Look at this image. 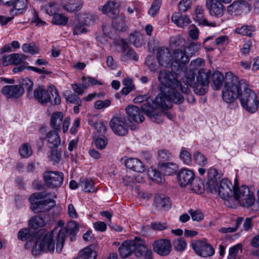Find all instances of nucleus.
Instances as JSON below:
<instances>
[{
    "mask_svg": "<svg viewBox=\"0 0 259 259\" xmlns=\"http://www.w3.org/2000/svg\"><path fill=\"white\" fill-rule=\"evenodd\" d=\"M158 80L161 93L155 98V103L162 108H170L171 103L180 104L183 102L184 98L178 91L179 81L174 73L162 70L159 73Z\"/></svg>",
    "mask_w": 259,
    "mask_h": 259,
    "instance_id": "nucleus-1",
    "label": "nucleus"
},
{
    "mask_svg": "<svg viewBox=\"0 0 259 259\" xmlns=\"http://www.w3.org/2000/svg\"><path fill=\"white\" fill-rule=\"evenodd\" d=\"M243 86L244 90L246 88L245 85ZM242 88V84L236 76H233L231 78H228L222 91L223 100L227 103H233L239 96L240 98L243 93L241 92Z\"/></svg>",
    "mask_w": 259,
    "mask_h": 259,
    "instance_id": "nucleus-2",
    "label": "nucleus"
},
{
    "mask_svg": "<svg viewBox=\"0 0 259 259\" xmlns=\"http://www.w3.org/2000/svg\"><path fill=\"white\" fill-rule=\"evenodd\" d=\"M54 231L46 233L39 231L38 237L34 245L32 253L34 255H38L41 251L52 253L55 249V242L54 240Z\"/></svg>",
    "mask_w": 259,
    "mask_h": 259,
    "instance_id": "nucleus-3",
    "label": "nucleus"
},
{
    "mask_svg": "<svg viewBox=\"0 0 259 259\" xmlns=\"http://www.w3.org/2000/svg\"><path fill=\"white\" fill-rule=\"evenodd\" d=\"M33 96L35 100L41 104L51 102L52 104L58 105L61 102V98L57 89L54 87H49L46 90L42 85L35 89Z\"/></svg>",
    "mask_w": 259,
    "mask_h": 259,
    "instance_id": "nucleus-4",
    "label": "nucleus"
},
{
    "mask_svg": "<svg viewBox=\"0 0 259 259\" xmlns=\"http://www.w3.org/2000/svg\"><path fill=\"white\" fill-rule=\"evenodd\" d=\"M47 196V194L45 192L35 193L31 195L29 198L31 204L30 208L34 213L48 211L55 206V202L51 199L39 200Z\"/></svg>",
    "mask_w": 259,
    "mask_h": 259,
    "instance_id": "nucleus-5",
    "label": "nucleus"
},
{
    "mask_svg": "<svg viewBox=\"0 0 259 259\" xmlns=\"http://www.w3.org/2000/svg\"><path fill=\"white\" fill-rule=\"evenodd\" d=\"M233 196L235 200H238L240 205L243 207H250L252 210V206L255 200L254 195L249 188L245 185L236 187L233 191Z\"/></svg>",
    "mask_w": 259,
    "mask_h": 259,
    "instance_id": "nucleus-6",
    "label": "nucleus"
},
{
    "mask_svg": "<svg viewBox=\"0 0 259 259\" xmlns=\"http://www.w3.org/2000/svg\"><path fill=\"white\" fill-rule=\"evenodd\" d=\"M238 185V181L235 179L234 185L233 186L231 181L228 179H223L215 184L214 189H210L208 191L212 193L218 194L224 200H228L231 198L236 186Z\"/></svg>",
    "mask_w": 259,
    "mask_h": 259,
    "instance_id": "nucleus-7",
    "label": "nucleus"
},
{
    "mask_svg": "<svg viewBox=\"0 0 259 259\" xmlns=\"http://www.w3.org/2000/svg\"><path fill=\"white\" fill-rule=\"evenodd\" d=\"M78 231L77 224L74 221L69 222L66 227L61 228L58 232L57 237L56 251L60 252L64 246V242L67 234L69 236L71 241L75 240Z\"/></svg>",
    "mask_w": 259,
    "mask_h": 259,
    "instance_id": "nucleus-8",
    "label": "nucleus"
},
{
    "mask_svg": "<svg viewBox=\"0 0 259 259\" xmlns=\"http://www.w3.org/2000/svg\"><path fill=\"white\" fill-rule=\"evenodd\" d=\"M240 102L244 109L250 113H254L259 108V93L255 94L248 88H244L240 97Z\"/></svg>",
    "mask_w": 259,
    "mask_h": 259,
    "instance_id": "nucleus-9",
    "label": "nucleus"
},
{
    "mask_svg": "<svg viewBox=\"0 0 259 259\" xmlns=\"http://www.w3.org/2000/svg\"><path fill=\"white\" fill-rule=\"evenodd\" d=\"M210 72L206 69H201L198 71L196 81L191 87L194 92L198 95H203L208 89L209 77Z\"/></svg>",
    "mask_w": 259,
    "mask_h": 259,
    "instance_id": "nucleus-10",
    "label": "nucleus"
},
{
    "mask_svg": "<svg viewBox=\"0 0 259 259\" xmlns=\"http://www.w3.org/2000/svg\"><path fill=\"white\" fill-rule=\"evenodd\" d=\"M143 248H146L143 245V241L138 238H135V240L124 241L119 247L118 250L120 256L122 258H125L136 250L142 251Z\"/></svg>",
    "mask_w": 259,
    "mask_h": 259,
    "instance_id": "nucleus-11",
    "label": "nucleus"
},
{
    "mask_svg": "<svg viewBox=\"0 0 259 259\" xmlns=\"http://www.w3.org/2000/svg\"><path fill=\"white\" fill-rule=\"evenodd\" d=\"M44 179L47 186L51 188L60 187L63 182L64 175L58 171H48L44 174Z\"/></svg>",
    "mask_w": 259,
    "mask_h": 259,
    "instance_id": "nucleus-12",
    "label": "nucleus"
},
{
    "mask_svg": "<svg viewBox=\"0 0 259 259\" xmlns=\"http://www.w3.org/2000/svg\"><path fill=\"white\" fill-rule=\"evenodd\" d=\"M191 246L196 253L199 256L206 257L214 253V249L211 245L202 240H194Z\"/></svg>",
    "mask_w": 259,
    "mask_h": 259,
    "instance_id": "nucleus-13",
    "label": "nucleus"
},
{
    "mask_svg": "<svg viewBox=\"0 0 259 259\" xmlns=\"http://www.w3.org/2000/svg\"><path fill=\"white\" fill-rule=\"evenodd\" d=\"M110 126L112 131L117 135L123 136L127 133V125L124 118L113 117L110 120Z\"/></svg>",
    "mask_w": 259,
    "mask_h": 259,
    "instance_id": "nucleus-14",
    "label": "nucleus"
},
{
    "mask_svg": "<svg viewBox=\"0 0 259 259\" xmlns=\"http://www.w3.org/2000/svg\"><path fill=\"white\" fill-rule=\"evenodd\" d=\"M152 247L154 252L163 256L168 255L171 250V242L167 239L155 240L152 244Z\"/></svg>",
    "mask_w": 259,
    "mask_h": 259,
    "instance_id": "nucleus-15",
    "label": "nucleus"
},
{
    "mask_svg": "<svg viewBox=\"0 0 259 259\" xmlns=\"http://www.w3.org/2000/svg\"><path fill=\"white\" fill-rule=\"evenodd\" d=\"M156 58L161 66L168 67L172 65V55L169 49L167 47H162L158 48Z\"/></svg>",
    "mask_w": 259,
    "mask_h": 259,
    "instance_id": "nucleus-16",
    "label": "nucleus"
},
{
    "mask_svg": "<svg viewBox=\"0 0 259 259\" xmlns=\"http://www.w3.org/2000/svg\"><path fill=\"white\" fill-rule=\"evenodd\" d=\"M152 104H154L157 108H162L163 109H167L168 108H162L158 106L155 103V100L153 101L151 99L149 100L148 103H146L142 106L141 108L142 111L152 120L155 122H158L156 120L159 119V117L161 116V113L157 112Z\"/></svg>",
    "mask_w": 259,
    "mask_h": 259,
    "instance_id": "nucleus-17",
    "label": "nucleus"
},
{
    "mask_svg": "<svg viewBox=\"0 0 259 259\" xmlns=\"http://www.w3.org/2000/svg\"><path fill=\"white\" fill-rule=\"evenodd\" d=\"M1 92L7 98H18L24 93V89L20 85H7L2 88Z\"/></svg>",
    "mask_w": 259,
    "mask_h": 259,
    "instance_id": "nucleus-18",
    "label": "nucleus"
},
{
    "mask_svg": "<svg viewBox=\"0 0 259 259\" xmlns=\"http://www.w3.org/2000/svg\"><path fill=\"white\" fill-rule=\"evenodd\" d=\"M128 120L138 123H142L145 119L143 112L139 108L134 105H129L125 109Z\"/></svg>",
    "mask_w": 259,
    "mask_h": 259,
    "instance_id": "nucleus-19",
    "label": "nucleus"
},
{
    "mask_svg": "<svg viewBox=\"0 0 259 259\" xmlns=\"http://www.w3.org/2000/svg\"><path fill=\"white\" fill-rule=\"evenodd\" d=\"M205 3L211 15L217 17H220L223 15L225 8L222 5V3L216 0H206Z\"/></svg>",
    "mask_w": 259,
    "mask_h": 259,
    "instance_id": "nucleus-20",
    "label": "nucleus"
},
{
    "mask_svg": "<svg viewBox=\"0 0 259 259\" xmlns=\"http://www.w3.org/2000/svg\"><path fill=\"white\" fill-rule=\"evenodd\" d=\"M185 75L183 78V82H185V86H182L179 82V90L184 94H188L190 92V89L188 87H191L195 83V73L194 70L189 69L185 71Z\"/></svg>",
    "mask_w": 259,
    "mask_h": 259,
    "instance_id": "nucleus-21",
    "label": "nucleus"
},
{
    "mask_svg": "<svg viewBox=\"0 0 259 259\" xmlns=\"http://www.w3.org/2000/svg\"><path fill=\"white\" fill-rule=\"evenodd\" d=\"M27 56L19 53H13L9 55H5L3 57L2 64L4 66L9 65H17L23 63L26 59Z\"/></svg>",
    "mask_w": 259,
    "mask_h": 259,
    "instance_id": "nucleus-22",
    "label": "nucleus"
},
{
    "mask_svg": "<svg viewBox=\"0 0 259 259\" xmlns=\"http://www.w3.org/2000/svg\"><path fill=\"white\" fill-rule=\"evenodd\" d=\"M189 61V56L183 49H177L173 51L172 55V64L175 63L178 68L186 65Z\"/></svg>",
    "mask_w": 259,
    "mask_h": 259,
    "instance_id": "nucleus-23",
    "label": "nucleus"
},
{
    "mask_svg": "<svg viewBox=\"0 0 259 259\" xmlns=\"http://www.w3.org/2000/svg\"><path fill=\"white\" fill-rule=\"evenodd\" d=\"M57 131L48 132L45 138H40L41 141L46 140L47 146L51 149L57 148L61 144V138Z\"/></svg>",
    "mask_w": 259,
    "mask_h": 259,
    "instance_id": "nucleus-24",
    "label": "nucleus"
},
{
    "mask_svg": "<svg viewBox=\"0 0 259 259\" xmlns=\"http://www.w3.org/2000/svg\"><path fill=\"white\" fill-rule=\"evenodd\" d=\"M118 45L121 46L122 60L125 61L127 59L138 60V57L136 53L129 47L127 43L124 39L119 40Z\"/></svg>",
    "mask_w": 259,
    "mask_h": 259,
    "instance_id": "nucleus-25",
    "label": "nucleus"
},
{
    "mask_svg": "<svg viewBox=\"0 0 259 259\" xmlns=\"http://www.w3.org/2000/svg\"><path fill=\"white\" fill-rule=\"evenodd\" d=\"M178 179L180 186L185 187L192 184L194 180V174L191 170L184 168L179 173Z\"/></svg>",
    "mask_w": 259,
    "mask_h": 259,
    "instance_id": "nucleus-26",
    "label": "nucleus"
},
{
    "mask_svg": "<svg viewBox=\"0 0 259 259\" xmlns=\"http://www.w3.org/2000/svg\"><path fill=\"white\" fill-rule=\"evenodd\" d=\"M195 20L199 25L210 27H215V23L208 22L206 19L204 18V9L202 6L198 5L195 8Z\"/></svg>",
    "mask_w": 259,
    "mask_h": 259,
    "instance_id": "nucleus-27",
    "label": "nucleus"
},
{
    "mask_svg": "<svg viewBox=\"0 0 259 259\" xmlns=\"http://www.w3.org/2000/svg\"><path fill=\"white\" fill-rule=\"evenodd\" d=\"M154 203L156 208L160 211L168 210L171 206L169 198L164 195H156Z\"/></svg>",
    "mask_w": 259,
    "mask_h": 259,
    "instance_id": "nucleus-28",
    "label": "nucleus"
},
{
    "mask_svg": "<svg viewBox=\"0 0 259 259\" xmlns=\"http://www.w3.org/2000/svg\"><path fill=\"white\" fill-rule=\"evenodd\" d=\"M124 164L127 168L138 172H143L146 169L143 163L137 158H128L125 161Z\"/></svg>",
    "mask_w": 259,
    "mask_h": 259,
    "instance_id": "nucleus-29",
    "label": "nucleus"
},
{
    "mask_svg": "<svg viewBox=\"0 0 259 259\" xmlns=\"http://www.w3.org/2000/svg\"><path fill=\"white\" fill-rule=\"evenodd\" d=\"M100 10L103 13L108 15L112 18L119 13L118 5L114 1H108Z\"/></svg>",
    "mask_w": 259,
    "mask_h": 259,
    "instance_id": "nucleus-30",
    "label": "nucleus"
},
{
    "mask_svg": "<svg viewBox=\"0 0 259 259\" xmlns=\"http://www.w3.org/2000/svg\"><path fill=\"white\" fill-rule=\"evenodd\" d=\"M218 172L216 169L210 168L207 172V181L204 185L205 189L208 191L210 189H214L217 182Z\"/></svg>",
    "mask_w": 259,
    "mask_h": 259,
    "instance_id": "nucleus-31",
    "label": "nucleus"
},
{
    "mask_svg": "<svg viewBox=\"0 0 259 259\" xmlns=\"http://www.w3.org/2000/svg\"><path fill=\"white\" fill-rule=\"evenodd\" d=\"M117 15V16H115L114 18H112L113 26L118 31H123L127 28L124 15L122 13L120 14L118 13Z\"/></svg>",
    "mask_w": 259,
    "mask_h": 259,
    "instance_id": "nucleus-32",
    "label": "nucleus"
},
{
    "mask_svg": "<svg viewBox=\"0 0 259 259\" xmlns=\"http://www.w3.org/2000/svg\"><path fill=\"white\" fill-rule=\"evenodd\" d=\"M158 166L166 175H171L178 169V165L173 162L159 163Z\"/></svg>",
    "mask_w": 259,
    "mask_h": 259,
    "instance_id": "nucleus-33",
    "label": "nucleus"
},
{
    "mask_svg": "<svg viewBox=\"0 0 259 259\" xmlns=\"http://www.w3.org/2000/svg\"><path fill=\"white\" fill-rule=\"evenodd\" d=\"M63 119V114L61 112H54L51 117V125L55 130L60 131L61 125Z\"/></svg>",
    "mask_w": 259,
    "mask_h": 259,
    "instance_id": "nucleus-34",
    "label": "nucleus"
},
{
    "mask_svg": "<svg viewBox=\"0 0 259 259\" xmlns=\"http://www.w3.org/2000/svg\"><path fill=\"white\" fill-rule=\"evenodd\" d=\"M171 21L180 27H183L185 24L190 23V19L186 15L183 16L180 12H176L172 15Z\"/></svg>",
    "mask_w": 259,
    "mask_h": 259,
    "instance_id": "nucleus-35",
    "label": "nucleus"
},
{
    "mask_svg": "<svg viewBox=\"0 0 259 259\" xmlns=\"http://www.w3.org/2000/svg\"><path fill=\"white\" fill-rule=\"evenodd\" d=\"M212 88L214 90H218L223 85L224 76L223 73L218 71H214L212 75Z\"/></svg>",
    "mask_w": 259,
    "mask_h": 259,
    "instance_id": "nucleus-36",
    "label": "nucleus"
},
{
    "mask_svg": "<svg viewBox=\"0 0 259 259\" xmlns=\"http://www.w3.org/2000/svg\"><path fill=\"white\" fill-rule=\"evenodd\" d=\"M62 7L66 11L73 12L80 10L82 8V4L79 1L69 0L67 4H64Z\"/></svg>",
    "mask_w": 259,
    "mask_h": 259,
    "instance_id": "nucleus-37",
    "label": "nucleus"
},
{
    "mask_svg": "<svg viewBox=\"0 0 259 259\" xmlns=\"http://www.w3.org/2000/svg\"><path fill=\"white\" fill-rule=\"evenodd\" d=\"M79 186L81 187L85 192H93L95 191L94 182L86 178L80 179Z\"/></svg>",
    "mask_w": 259,
    "mask_h": 259,
    "instance_id": "nucleus-38",
    "label": "nucleus"
},
{
    "mask_svg": "<svg viewBox=\"0 0 259 259\" xmlns=\"http://www.w3.org/2000/svg\"><path fill=\"white\" fill-rule=\"evenodd\" d=\"M130 42L136 47H140L143 44V36L138 32H135L130 35Z\"/></svg>",
    "mask_w": 259,
    "mask_h": 259,
    "instance_id": "nucleus-39",
    "label": "nucleus"
},
{
    "mask_svg": "<svg viewBox=\"0 0 259 259\" xmlns=\"http://www.w3.org/2000/svg\"><path fill=\"white\" fill-rule=\"evenodd\" d=\"M42 9L44 10L47 14L52 15L53 16L55 14H57L56 12L59 11L58 4L55 2H49L48 4L42 7Z\"/></svg>",
    "mask_w": 259,
    "mask_h": 259,
    "instance_id": "nucleus-40",
    "label": "nucleus"
},
{
    "mask_svg": "<svg viewBox=\"0 0 259 259\" xmlns=\"http://www.w3.org/2000/svg\"><path fill=\"white\" fill-rule=\"evenodd\" d=\"M200 47V44L197 42H193L190 43L188 46H186L184 48V50L189 57H191L199 51Z\"/></svg>",
    "mask_w": 259,
    "mask_h": 259,
    "instance_id": "nucleus-41",
    "label": "nucleus"
},
{
    "mask_svg": "<svg viewBox=\"0 0 259 259\" xmlns=\"http://www.w3.org/2000/svg\"><path fill=\"white\" fill-rule=\"evenodd\" d=\"M68 19L61 14H55L53 16L52 23L56 25L65 26L68 22Z\"/></svg>",
    "mask_w": 259,
    "mask_h": 259,
    "instance_id": "nucleus-42",
    "label": "nucleus"
},
{
    "mask_svg": "<svg viewBox=\"0 0 259 259\" xmlns=\"http://www.w3.org/2000/svg\"><path fill=\"white\" fill-rule=\"evenodd\" d=\"M172 244L174 249L177 251H184L187 245V244L184 239L178 238L174 240Z\"/></svg>",
    "mask_w": 259,
    "mask_h": 259,
    "instance_id": "nucleus-43",
    "label": "nucleus"
},
{
    "mask_svg": "<svg viewBox=\"0 0 259 259\" xmlns=\"http://www.w3.org/2000/svg\"><path fill=\"white\" fill-rule=\"evenodd\" d=\"M81 80L83 83V87L84 89H87L92 85L101 84V83L99 81L92 77L83 76Z\"/></svg>",
    "mask_w": 259,
    "mask_h": 259,
    "instance_id": "nucleus-44",
    "label": "nucleus"
},
{
    "mask_svg": "<svg viewBox=\"0 0 259 259\" xmlns=\"http://www.w3.org/2000/svg\"><path fill=\"white\" fill-rule=\"evenodd\" d=\"M193 159L197 164L202 166H205L207 163V158L198 151L193 154Z\"/></svg>",
    "mask_w": 259,
    "mask_h": 259,
    "instance_id": "nucleus-45",
    "label": "nucleus"
},
{
    "mask_svg": "<svg viewBox=\"0 0 259 259\" xmlns=\"http://www.w3.org/2000/svg\"><path fill=\"white\" fill-rule=\"evenodd\" d=\"M13 9L10 10V12L12 13L14 9L17 12L16 13H22L23 11L26 8V4L23 0H14L13 2V5L12 6Z\"/></svg>",
    "mask_w": 259,
    "mask_h": 259,
    "instance_id": "nucleus-46",
    "label": "nucleus"
},
{
    "mask_svg": "<svg viewBox=\"0 0 259 259\" xmlns=\"http://www.w3.org/2000/svg\"><path fill=\"white\" fill-rule=\"evenodd\" d=\"M45 224V222L44 219L40 217H35L31 219L29 221V226L36 229L39 227L43 226Z\"/></svg>",
    "mask_w": 259,
    "mask_h": 259,
    "instance_id": "nucleus-47",
    "label": "nucleus"
},
{
    "mask_svg": "<svg viewBox=\"0 0 259 259\" xmlns=\"http://www.w3.org/2000/svg\"><path fill=\"white\" fill-rule=\"evenodd\" d=\"M242 244H237L230 248L229 251V255L227 259H237L238 257V251H242Z\"/></svg>",
    "mask_w": 259,
    "mask_h": 259,
    "instance_id": "nucleus-48",
    "label": "nucleus"
},
{
    "mask_svg": "<svg viewBox=\"0 0 259 259\" xmlns=\"http://www.w3.org/2000/svg\"><path fill=\"white\" fill-rule=\"evenodd\" d=\"M161 3V0H155L148 11V14L153 17H155L159 10Z\"/></svg>",
    "mask_w": 259,
    "mask_h": 259,
    "instance_id": "nucleus-49",
    "label": "nucleus"
},
{
    "mask_svg": "<svg viewBox=\"0 0 259 259\" xmlns=\"http://www.w3.org/2000/svg\"><path fill=\"white\" fill-rule=\"evenodd\" d=\"M253 30L254 29L252 26L243 25L240 28H237L235 32L238 34L250 36Z\"/></svg>",
    "mask_w": 259,
    "mask_h": 259,
    "instance_id": "nucleus-50",
    "label": "nucleus"
},
{
    "mask_svg": "<svg viewBox=\"0 0 259 259\" xmlns=\"http://www.w3.org/2000/svg\"><path fill=\"white\" fill-rule=\"evenodd\" d=\"M22 50L25 53L33 55L38 52V50L34 44H24L22 46Z\"/></svg>",
    "mask_w": 259,
    "mask_h": 259,
    "instance_id": "nucleus-51",
    "label": "nucleus"
},
{
    "mask_svg": "<svg viewBox=\"0 0 259 259\" xmlns=\"http://www.w3.org/2000/svg\"><path fill=\"white\" fill-rule=\"evenodd\" d=\"M148 175L151 180L157 183H161L162 178L160 172L155 169H152L148 171Z\"/></svg>",
    "mask_w": 259,
    "mask_h": 259,
    "instance_id": "nucleus-52",
    "label": "nucleus"
},
{
    "mask_svg": "<svg viewBox=\"0 0 259 259\" xmlns=\"http://www.w3.org/2000/svg\"><path fill=\"white\" fill-rule=\"evenodd\" d=\"M49 159L54 163H58L61 160V153L56 150H52L48 155Z\"/></svg>",
    "mask_w": 259,
    "mask_h": 259,
    "instance_id": "nucleus-53",
    "label": "nucleus"
},
{
    "mask_svg": "<svg viewBox=\"0 0 259 259\" xmlns=\"http://www.w3.org/2000/svg\"><path fill=\"white\" fill-rule=\"evenodd\" d=\"M32 153L31 148L27 144H23L19 148V153L23 157L27 158Z\"/></svg>",
    "mask_w": 259,
    "mask_h": 259,
    "instance_id": "nucleus-54",
    "label": "nucleus"
},
{
    "mask_svg": "<svg viewBox=\"0 0 259 259\" xmlns=\"http://www.w3.org/2000/svg\"><path fill=\"white\" fill-rule=\"evenodd\" d=\"M192 0H181L178 4L179 10L181 12L188 11L191 7Z\"/></svg>",
    "mask_w": 259,
    "mask_h": 259,
    "instance_id": "nucleus-55",
    "label": "nucleus"
},
{
    "mask_svg": "<svg viewBox=\"0 0 259 259\" xmlns=\"http://www.w3.org/2000/svg\"><path fill=\"white\" fill-rule=\"evenodd\" d=\"M180 157L184 163L189 165L191 164L192 162V157L191 154L188 151L184 149L182 150Z\"/></svg>",
    "mask_w": 259,
    "mask_h": 259,
    "instance_id": "nucleus-56",
    "label": "nucleus"
},
{
    "mask_svg": "<svg viewBox=\"0 0 259 259\" xmlns=\"http://www.w3.org/2000/svg\"><path fill=\"white\" fill-rule=\"evenodd\" d=\"M243 221V218H239L236 221V224L235 227H228V228H222L220 229V231L222 233H231L235 232L237 230L238 226L242 223Z\"/></svg>",
    "mask_w": 259,
    "mask_h": 259,
    "instance_id": "nucleus-57",
    "label": "nucleus"
},
{
    "mask_svg": "<svg viewBox=\"0 0 259 259\" xmlns=\"http://www.w3.org/2000/svg\"><path fill=\"white\" fill-rule=\"evenodd\" d=\"M188 212L191 215L192 219L194 221H200L204 218L203 214L199 210H193L191 209L188 210Z\"/></svg>",
    "mask_w": 259,
    "mask_h": 259,
    "instance_id": "nucleus-58",
    "label": "nucleus"
},
{
    "mask_svg": "<svg viewBox=\"0 0 259 259\" xmlns=\"http://www.w3.org/2000/svg\"><path fill=\"white\" fill-rule=\"evenodd\" d=\"M67 103L75 104L78 105H81L82 102L79 97L74 94H71L65 97Z\"/></svg>",
    "mask_w": 259,
    "mask_h": 259,
    "instance_id": "nucleus-59",
    "label": "nucleus"
},
{
    "mask_svg": "<svg viewBox=\"0 0 259 259\" xmlns=\"http://www.w3.org/2000/svg\"><path fill=\"white\" fill-rule=\"evenodd\" d=\"M81 22L85 26H90L95 22L94 17L90 14L85 13L83 15Z\"/></svg>",
    "mask_w": 259,
    "mask_h": 259,
    "instance_id": "nucleus-60",
    "label": "nucleus"
},
{
    "mask_svg": "<svg viewBox=\"0 0 259 259\" xmlns=\"http://www.w3.org/2000/svg\"><path fill=\"white\" fill-rule=\"evenodd\" d=\"M30 235V229L27 228L22 229L18 233V238L22 241H25L29 239Z\"/></svg>",
    "mask_w": 259,
    "mask_h": 259,
    "instance_id": "nucleus-61",
    "label": "nucleus"
},
{
    "mask_svg": "<svg viewBox=\"0 0 259 259\" xmlns=\"http://www.w3.org/2000/svg\"><path fill=\"white\" fill-rule=\"evenodd\" d=\"M108 141L107 138L104 136H101L97 138L95 141V144L97 148L100 149H104Z\"/></svg>",
    "mask_w": 259,
    "mask_h": 259,
    "instance_id": "nucleus-62",
    "label": "nucleus"
},
{
    "mask_svg": "<svg viewBox=\"0 0 259 259\" xmlns=\"http://www.w3.org/2000/svg\"><path fill=\"white\" fill-rule=\"evenodd\" d=\"M111 105V101L110 100H105L104 101L98 100L96 101L94 104L95 108L100 110L109 107Z\"/></svg>",
    "mask_w": 259,
    "mask_h": 259,
    "instance_id": "nucleus-63",
    "label": "nucleus"
},
{
    "mask_svg": "<svg viewBox=\"0 0 259 259\" xmlns=\"http://www.w3.org/2000/svg\"><path fill=\"white\" fill-rule=\"evenodd\" d=\"M204 64V61L203 59L198 58L192 60L189 65L190 69L194 71L198 67H201Z\"/></svg>",
    "mask_w": 259,
    "mask_h": 259,
    "instance_id": "nucleus-64",
    "label": "nucleus"
}]
</instances>
